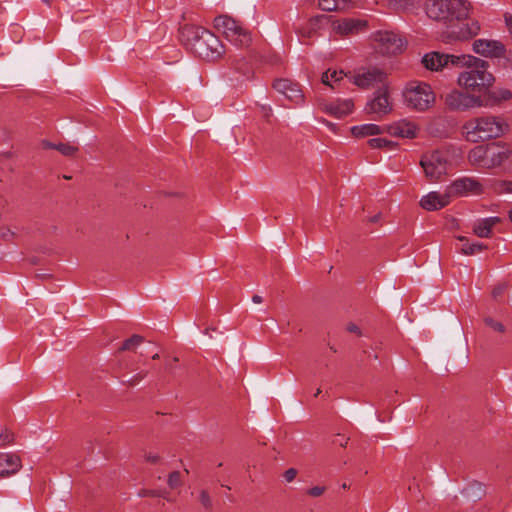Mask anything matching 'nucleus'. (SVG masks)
I'll list each match as a JSON object with an SVG mask.
<instances>
[{
	"instance_id": "40",
	"label": "nucleus",
	"mask_w": 512,
	"mask_h": 512,
	"mask_svg": "<svg viewBox=\"0 0 512 512\" xmlns=\"http://www.w3.org/2000/svg\"><path fill=\"white\" fill-rule=\"evenodd\" d=\"M14 441L12 432L5 430L0 434V447L6 446Z\"/></svg>"
},
{
	"instance_id": "11",
	"label": "nucleus",
	"mask_w": 512,
	"mask_h": 512,
	"mask_svg": "<svg viewBox=\"0 0 512 512\" xmlns=\"http://www.w3.org/2000/svg\"><path fill=\"white\" fill-rule=\"evenodd\" d=\"M480 31V25L477 21L471 20L465 24L451 26L442 33V40L446 43L454 41H465L476 36Z\"/></svg>"
},
{
	"instance_id": "48",
	"label": "nucleus",
	"mask_w": 512,
	"mask_h": 512,
	"mask_svg": "<svg viewBox=\"0 0 512 512\" xmlns=\"http://www.w3.org/2000/svg\"><path fill=\"white\" fill-rule=\"evenodd\" d=\"M346 330L350 333H355L358 336L362 335L360 328L354 323H349L346 327Z\"/></svg>"
},
{
	"instance_id": "50",
	"label": "nucleus",
	"mask_w": 512,
	"mask_h": 512,
	"mask_svg": "<svg viewBox=\"0 0 512 512\" xmlns=\"http://www.w3.org/2000/svg\"><path fill=\"white\" fill-rule=\"evenodd\" d=\"M179 361V359L177 357H174L170 360H167L166 363H165V369L167 371H172L175 367V364Z\"/></svg>"
},
{
	"instance_id": "33",
	"label": "nucleus",
	"mask_w": 512,
	"mask_h": 512,
	"mask_svg": "<svg viewBox=\"0 0 512 512\" xmlns=\"http://www.w3.org/2000/svg\"><path fill=\"white\" fill-rule=\"evenodd\" d=\"M495 192L502 193H512V181L509 180H499L496 181L493 185Z\"/></svg>"
},
{
	"instance_id": "51",
	"label": "nucleus",
	"mask_w": 512,
	"mask_h": 512,
	"mask_svg": "<svg viewBox=\"0 0 512 512\" xmlns=\"http://www.w3.org/2000/svg\"><path fill=\"white\" fill-rule=\"evenodd\" d=\"M504 21H505V24L507 26V28L512 31V14L510 13H505L504 14Z\"/></svg>"
},
{
	"instance_id": "41",
	"label": "nucleus",
	"mask_w": 512,
	"mask_h": 512,
	"mask_svg": "<svg viewBox=\"0 0 512 512\" xmlns=\"http://www.w3.org/2000/svg\"><path fill=\"white\" fill-rule=\"evenodd\" d=\"M147 375H148V372H147V371H141V372L137 373L136 375L132 376L129 380H127V383H128L130 386H134V385H136L139 381H141L142 379H144Z\"/></svg>"
},
{
	"instance_id": "45",
	"label": "nucleus",
	"mask_w": 512,
	"mask_h": 512,
	"mask_svg": "<svg viewBox=\"0 0 512 512\" xmlns=\"http://www.w3.org/2000/svg\"><path fill=\"white\" fill-rule=\"evenodd\" d=\"M349 438L344 437L341 434H337L336 438L334 439L335 444H339L341 447H346L348 444Z\"/></svg>"
},
{
	"instance_id": "14",
	"label": "nucleus",
	"mask_w": 512,
	"mask_h": 512,
	"mask_svg": "<svg viewBox=\"0 0 512 512\" xmlns=\"http://www.w3.org/2000/svg\"><path fill=\"white\" fill-rule=\"evenodd\" d=\"M392 106L388 98L386 89H379L374 97L366 104L365 112L374 115L375 119H380L391 112Z\"/></svg>"
},
{
	"instance_id": "5",
	"label": "nucleus",
	"mask_w": 512,
	"mask_h": 512,
	"mask_svg": "<svg viewBox=\"0 0 512 512\" xmlns=\"http://www.w3.org/2000/svg\"><path fill=\"white\" fill-rule=\"evenodd\" d=\"M214 27L237 47H248L252 42L251 33L230 16H217L214 19Z\"/></svg>"
},
{
	"instance_id": "63",
	"label": "nucleus",
	"mask_w": 512,
	"mask_h": 512,
	"mask_svg": "<svg viewBox=\"0 0 512 512\" xmlns=\"http://www.w3.org/2000/svg\"><path fill=\"white\" fill-rule=\"evenodd\" d=\"M65 179H71V176H64Z\"/></svg>"
},
{
	"instance_id": "20",
	"label": "nucleus",
	"mask_w": 512,
	"mask_h": 512,
	"mask_svg": "<svg viewBox=\"0 0 512 512\" xmlns=\"http://www.w3.org/2000/svg\"><path fill=\"white\" fill-rule=\"evenodd\" d=\"M203 31H206V29L196 25L186 24L179 30V39L183 45L193 51L194 43L200 40L203 36Z\"/></svg>"
},
{
	"instance_id": "61",
	"label": "nucleus",
	"mask_w": 512,
	"mask_h": 512,
	"mask_svg": "<svg viewBox=\"0 0 512 512\" xmlns=\"http://www.w3.org/2000/svg\"><path fill=\"white\" fill-rule=\"evenodd\" d=\"M509 218H510V220L512 221V209H511V210H510V212H509Z\"/></svg>"
},
{
	"instance_id": "23",
	"label": "nucleus",
	"mask_w": 512,
	"mask_h": 512,
	"mask_svg": "<svg viewBox=\"0 0 512 512\" xmlns=\"http://www.w3.org/2000/svg\"><path fill=\"white\" fill-rule=\"evenodd\" d=\"M353 108V101L351 99H345L326 104L324 110L336 118H342L351 113Z\"/></svg>"
},
{
	"instance_id": "44",
	"label": "nucleus",
	"mask_w": 512,
	"mask_h": 512,
	"mask_svg": "<svg viewBox=\"0 0 512 512\" xmlns=\"http://www.w3.org/2000/svg\"><path fill=\"white\" fill-rule=\"evenodd\" d=\"M138 495L140 497H156V495H160V490L142 489L139 491Z\"/></svg>"
},
{
	"instance_id": "1",
	"label": "nucleus",
	"mask_w": 512,
	"mask_h": 512,
	"mask_svg": "<svg viewBox=\"0 0 512 512\" xmlns=\"http://www.w3.org/2000/svg\"><path fill=\"white\" fill-rule=\"evenodd\" d=\"M459 65L465 69L459 73L457 83L460 87L473 94L489 93L490 87L495 82V77L488 70L489 63L471 55H461Z\"/></svg>"
},
{
	"instance_id": "3",
	"label": "nucleus",
	"mask_w": 512,
	"mask_h": 512,
	"mask_svg": "<svg viewBox=\"0 0 512 512\" xmlns=\"http://www.w3.org/2000/svg\"><path fill=\"white\" fill-rule=\"evenodd\" d=\"M463 128L468 140L479 142L501 137L509 130V125L500 117L482 116L470 119Z\"/></svg>"
},
{
	"instance_id": "43",
	"label": "nucleus",
	"mask_w": 512,
	"mask_h": 512,
	"mask_svg": "<svg viewBox=\"0 0 512 512\" xmlns=\"http://www.w3.org/2000/svg\"><path fill=\"white\" fill-rule=\"evenodd\" d=\"M297 474L298 471L295 468H289L284 472L283 477L287 482L290 483L296 478Z\"/></svg>"
},
{
	"instance_id": "9",
	"label": "nucleus",
	"mask_w": 512,
	"mask_h": 512,
	"mask_svg": "<svg viewBox=\"0 0 512 512\" xmlns=\"http://www.w3.org/2000/svg\"><path fill=\"white\" fill-rule=\"evenodd\" d=\"M441 98L446 108L451 111H465L484 105V101L480 96H475L473 93L469 94L456 89L441 95Z\"/></svg>"
},
{
	"instance_id": "32",
	"label": "nucleus",
	"mask_w": 512,
	"mask_h": 512,
	"mask_svg": "<svg viewBox=\"0 0 512 512\" xmlns=\"http://www.w3.org/2000/svg\"><path fill=\"white\" fill-rule=\"evenodd\" d=\"M342 78H343V71L338 72V71L334 70V71L330 72V70H328L322 74L321 82L324 85H328L333 88L331 81L338 82Z\"/></svg>"
},
{
	"instance_id": "25",
	"label": "nucleus",
	"mask_w": 512,
	"mask_h": 512,
	"mask_svg": "<svg viewBox=\"0 0 512 512\" xmlns=\"http://www.w3.org/2000/svg\"><path fill=\"white\" fill-rule=\"evenodd\" d=\"M41 146L44 149H55V150L59 151L63 156H66V157H73L79 151V148L77 146H74L70 143L55 144L48 140H43L41 142Z\"/></svg>"
},
{
	"instance_id": "24",
	"label": "nucleus",
	"mask_w": 512,
	"mask_h": 512,
	"mask_svg": "<svg viewBox=\"0 0 512 512\" xmlns=\"http://www.w3.org/2000/svg\"><path fill=\"white\" fill-rule=\"evenodd\" d=\"M499 222L498 217H489L482 219L474 224L473 232L481 238L490 237L492 227Z\"/></svg>"
},
{
	"instance_id": "10",
	"label": "nucleus",
	"mask_w": 512,
	"mask_h": 512,
	"mask_svg": "<svg viewBox=\"0 0 512 512\" xmlns=\"http://www.w3.org/2000/svg\"><path fill=\"white\" fill-rule=\"evenodd\" d=\"M420 165L431 182L437 181L447 172L448 160L444 153L432 151L422 156Z\"/></svg>"
},
{
	"instance_id": "56",
	"label": "nucleus",
	"mask_w": 512,
	"mask_h": 512,
	"mask_svg": "<svg viewBox=\"0 0 512 512\" xmlns=\"http://www.w3.org/2000/svg\"><path fill=\"white\" fill-rule=\"evenodd\" d=\"M380 219V214H377L369 219L370 222L375 223Z\"/></svg>"
},
{
	"instance_id": "42",
	"label": "nucleus",
	"mask_w": 512,
	"mask_h": 512,
	"mask_svg": "<svg viewBox=\"0 0 512 512\" xmlns=\"http://www.w3.org/2000/svg\"><path fill=\"white\" fill-rule=\"evenodd\" d=\"M324 486H315L307 490V494L311 497H319L325 492Z\"/></svg>"
},
{
	"instance_id": "6",
	"label": "nucleus",
	"mask_w": 512,
	"mask_h": 512,
	"mask_svg": "<svg viewBox=\"0 0 512 512\" xmlns=\"http://www.w3.org/2000/svg\"><path fill=\"white\" fill-rule=\"evenodd\" d=\"M369 39L374 50L382 55H396L404 50L403 38L394 31L378 30Z\"/></svg>"
},
{
	"instance_id": "34",
	"label": "nucleus",
	"mask_w": 512,
	"mask_h": 512,
	"mask_svg": "<svg viewBox=\"0 0 512 512\" xmlns=\"http://www.w3.org/2000/svg\"><path fill=\"white\" fill-rule=\"evenodd\" d=\"M483 321L486 326L490 327L496 332L504 333L506 331L505 326L501 322L494 320L492 317H484Z\"/></svg>"
},
{
	"instance_id": "37",
	"label": "nucleus",
	"mask_w": 512,
	"mask_h": 512,
	"mask_svg": "<svg viewBox=\"0 0 512 512\" xmlns=\"http://www.w3.org/2000/svg\"><path fill=\"white\" fill-rule=\"evenodd\" d=\"M393 143L387 139L384 138H372L368 141V145L373 148H383V147H389Z\"/></svg>"
},
{
	"instance_id": "52",
	"label": "nucleus",
	"mask_w": 512,
	"mask_h": 512,
	"mask_svg": "<svg viewBox=\"0 0 512 512\" xmlns=\"http://www.w3.org/2000/svg\"><path fill=\"white\" fill-rule=\"evenodd\" d=\"M504 292V287H496L493 289L492 291V296L494 299H497L498 297H500Z\"/></svg>"
},
{
	"instance_id": "27",
	"label": "nucleus",
	"mask_w": 512,
	"mask_h": 512,
	"mask_svg": "<svg viewBox=\"0 0 512 512\" xmlns=\"http://www.w3.org/2000/svg\"><path fill=\"white\" fill-rule=\"evenodd\" d=\"M469 162L472 165L486 168L487 146H476L470 150L468 155Z\"/></svg>"
},
{
	"instance_id": "13",
	"label": "nucleus",
	"mask_w": 512,
	"mask_h": 512,
	"mask_svg": "<svg viewBox=\"0 0 512 512\" xmlns=\"http://www.w3.org/2000/svg\"><path fill=\"white\" fill-rule=\"evenodd\" d=\"M450 196H465L468 194L480 195L484 188L482 183L476 178L461 177L454 180L448 187Z\"/></svg>"
},
{
	"instance_id": "47",
	"label": "nucleus",
	"mask_w": 512,
	"mask_h": 512,
	"mask_svg": "<svg viewBox=\"0 0 512 512\" xmlns=\"http://www.w3.org/2000/svg\"><path fill=\"white\" fill-rule=\"evenodd\" d=\"M144 457L147 462L152 464H157L160 461V456L156 454L146 453Z\"/></svg>"
},
{
	"instance_id": "26",
	"label": "nucleus",
	"mask_w": 512,
	"mask_h": 512,
	"mask_svg": "<svg viewBox=\"0 0 512 512\" xmlns=\"http://www.w3.org/2000/svg\"><path fill=\"white\" fill-rule=\"evenodd\" d=\"M351 133L354 137L361 138V137L381 134L382 129L380 126H378L376 124L369 123V124L353 126L351 128Z\"/></svg>"
},
{
	"instance_id": "38",
	"label": "nucleus",
	"mask_w": 512,
	"mask_h": 512,
	"mask_svg": "<svg viewBox=\"0 0 512 512\" xmlns=\"http://www.w3.org/2000/svg\"><path fill=\"white\" fill-rule=\"evenodd\" d=\"M512 97V93L508 89H501L499 92H493L492 98L494 102H500L502 100H509Z\"/></svg>"
},
{
	"instance_id": "62",
	"label": "nucleus",
	"mask_w": 512,
	"mask_h": 512,
	"mask_svg": "<svg viewBox=\"0 0 512 512\" xmlns=\"http://www.w3.org/2000/svg\"><path fill=\"white\" fill-rule=\"evenodd\" d=\"M342 487H343L344 489H346V488H348L349 486H348L346 483H343Z\"/></svg>"
},
{
	"instance_id": "12",
	"label": "nucleus",
	"mask_w": 512,
	"mask_h": 512,
	"mask_svg": "<svg viewBox=\"0 0 512 512\" xmlns=\"http://www.w3.org/2000/svg\"><path fill=\"white\" fill-rule=\"evenodd\" d=\"M386 79V73L379 68H361L354 75L350 76V81L361 89H368L377 84H382Z\"/></svg>"
},
{
	"instance_id": "22",
	"label": "nucleus",
	"mask_w": 512,
	"mask_h": 512,
	"mask_svg": "<svg viewBox=\"0 0 512 512\" xmlns=\"http://www.w3.org/2000/svg\"><path fill=\"white\" fill-rule=\"evenodd\" d=\"M450 194L448 190H446L445 194H439L437 192H431L428 195L422 197L420 200V205L423 209L428 211L438 210L450 202Z\"/></svg>"
},
{
	"instance_id": "59",
	"label": "nucleus",
	"mask_w": 512,
	"mask_h": 512,
	"mask_svg": "<svg viewBox=\"0 0 512 512\" xmlns=\"http://www.w3.org/2000/svg\"><path fill=\"white\" fill-rule=\"evenodd\" d=\"M152 359H154V360L159 359V354L155 353L154 355H152Z\"/></svg>"
},
{
	"instance_id": "39",
	"label": "nucleus",
	"mask_w": 512,
	"mask_h": 512,
	"mask_svg": "<svg viewBox=\"0 0 512 512\" xmlns=\"http://www.w3.org/2000/svg\"><path fill=\"white\" fill-rule=\"evenodd\" d=\"M199 500L205 509L212 508V500L209 493L206 490L200 491Z\"/></svg>"
},
{
	"instance_id": "17",
	"label": "nucleus",
	"mask_w": 512,
	"mask_h": 512,
	"mask_svg": "<svg viewBox=\"0 0 512 512\" xmlns=\"http://www.w3.org/2000/svg\"><path fill=\"white\" fill-rule=\"evenodd\" d=\"M273 88L296 104L303 102L304 96L299 85L288 79L275 80Z\"/></svg>"
},
{
	"instance_id": "21",
	"label": "nucleus",
	"mask_w": 512,
	"mask_h": 512,
	"mask_svg": "<svg viewBox=\"0 0 512 512\" xmlns=\"http://www.w3.org/2000/svg\"><path fill=\"white\" fill-rule=\"evenodd\" d=\"M22 467L21 459L12 453L0 454V478L15 474Z\"/></svg>"
},
{
	"instance_id": "8",
	"label": "nucleus",
	"mask_w": 512,
	"mask_h": 512,
	"mask_svg": "<svg viewBox=\"0 0 512 512\" xmlns=\"http://www.w3.org/2000/svg\"><path fill=\"white\" fill-rule=\"evenodd\" d=\"M202 33L203 36L200 40L194 43L193 52L199 57L209 61L219 59L225 53L224 45L220 39L209 30L203 31Z\"/></svg>"
},
{
	"instance_id": "60",
	"label": "nucleus",
	"mask_w": 512,
	"mask_h": 512,
	"mask_svg": "<svg viewBox=\"0 0 512 512\" xmlns=\"http://www.w3.org/2000/svg\"><path fill=\"white\" fill-rule=\"evenodd\" d=\"M52 0H43V2H45L46 4L50 5Z\"/></svg>"
},
{
	"instance_id": "57",
	"label": "nucleus",
	"mask_w": 512,
	"mask_h": 512,
	"mask_svg": "<svg viewBox=\"0 0 512 512\" xmlns=\"http://www.w3.org/2000/svg\"><path fill=\"white\" fill-rule=\"evenodd\" d=\"M408 489H409V491H411V492H415L416 490H418V489H419V486H418V485H415V486L410 485V486L408 487Z\"/></svg>"
},
{
	"instance_id": "2",
	"label": "nucleus",
	"mask_w": 512,
	"mask_h": 512,
	"mask_svg": "<svg viewBox=\"0 0 512 512\" xmlns=\"http://www.w3.org/2000/svg\"><path fill=\"white\" fill-rule=\"evenodd\" d=\"M470 8L467 0H427L425 3L427 16L444 24L466 19Z\"/></svg>"
},
{
	"instance_id": "36",
	"label": "nucleus",
	"mask_w": 512,
	"mask_h": 512,
	"mask_svg": "<svg viewBox=\"0 0 512 512\" xmlns=\"http://www.w3.org/2000/svg\"><path fill=\"white\" fill-rule=\"evenodd\" d=\"M320 9L326 12H332L338 9L337 0H319Z\"/></svg>"
},
{
	"instance_id": "58",
	"label": "nucleus",
	"mask_w": 512,
	"mask_h": 512,
	"mask_svg": "<svg viewBox=\"0 0 512 512\" xmlns=\"http://www.w3.org/2000/svg\"><path fill=\"white\" fill-rule=\"evenodd\" d=\"M320 394H321V389H320V388H318V389L316 390V392H315V395H314V396H315V397H317V396H319Z\"/></svg>"
},
{
	"instance_id": "15",
	"label": "nucleus",
	"mask_w": 512,
	"mask_h": 512,
	"mask_svg": "<svg viewBox=\"0 0 512 512\" xmlns=\"http://www.w3.org/2000/svg\"><path fill=\"white\" fill-rule=\"evenodd\" d=\"M461 62L460 56L440 54L438 52H431L423 56L422 63L425 68L437 71L440 68L446 67L449 64L458 66Z\"/></svg>"
},
{
	"instance_id": "19",
	"label": "nucleus",
	"mask_w": 512,
	"mask_h": 512,
	"mask_svg": "<svg viewBox=\"0 0 512 512\" xmlns=\"http://www.w3.org/2000/svg\"><path fill=\"white\" fill-rule=\"evenodd\" d=\"M325 25H329V15L321 14L310 18L307 23L297 29L296 32L302 38H311Z\"/></svg>"
},
{
	"instance_id": "4",
	"label": "nucleus",
	"mask_w": 512,
	"mask_h": 512,
	"mask_svg": "<svg viewBox=\"0 0 512 512\" xmlns=\"http://www.w3.org/2000/svg\"><path fill=\"white\" fill-rule=\"evenodd\" d=\"M403 97L408 108L419 112L427 111L436 101L431 86L419 81L409 82L403 91Z\"/></svg>"
},
{
	"instance_id": "16",
	"label": "nucleus",
	"mask_w": 512,
	"mask_h": 512,
	"mask_svg": "<svg viewBox=\"0 0 512 512\" xmlns=\"http://www.w3.org/2000/svg\"><path fill=\"white\" fill-rule=\"evenodd\" d=\"M511 155V150L505 143H491L487 145L486 168H494L503 164Z\"/></svg>"
},
{
	"instance_id": "54",
	"label": "nucleus",
	"mask_w": 512,
	"mask_h": 512,
	"mask_svg": "<svg viewBox=\"0 0 512 512\" xmlns=\"http://www.w3.org/2000/svg\"><path fill=\"white\" fill-rule=\"evenodd\" d=\"M252 301H253L254 303H257V304H258V303H261V302H262V297H261L260 295H257V294H256V295H254V296L252 297Z\"/></svg>"
},
{
	"instance_id": "35",
	"label": "nucleus",
	"mask_w": 512,
	"mask_h": 512,
	"mask_svg": "<svg viewBox=\"0 0 512 512\" xmlns=\"http://www.w3.org/2000/svg\"><path fill=\"white\" fill-rule=\"evenodd\" d=\"M167 483L171 489L182 485L181 474L179 471H173L169 474Z\"/></svg>"
},
{
	"instance_id": "49",
	"label": "nucleus",
	"mask_w": 512,
	"mask_h": 512,
	"mask_svg": "<svg viewBox=\"0 0 512 512\" xmlns=\"http://www.w3.org/2000/svg\"><path fill=\"white\" fill-rule=\"evenodd\" d=\"M398 4H399V7L402 9H408V8L414 7L413 0H399Z\"/></svg>"
},
{
	"instance_id": "28",
	"label": "nucleus",
	"mask_w": 512,
	"mask_h": 512,
	"mask_svg": "<svg viewBox=\"0 0 512 512\" xmlns=\"http://www.w3.org/2000/svg\"><path fill=\"white\" fill-rule=\"evenodd\" d=\"M392 134L402 138H414L417 134V126L410 122H401L392 128Z\"/></svg>"
},
{
	"instance_id": "7",
	"label": "nucleus",
	"mask_w": 512,
	"mask_h": 512,
	"mask_svg": "<svg viewBox=\"0 0 512 512\" xmlns=\"http://www.w3.org/2000/svg\"><path fill=\"white\" fill-rule=\"evenodd\" d=\"M329 27L331 35L339 38H350L366 32L369 28V23L366 19L362 18H337L329 15Z\"/></svg>"
},
{
	"instance_id": "30",
	"label": "nucleus",
	"mask_w": 512,
	"mask_h": 512,
	"mask_svg": "<svg viewBox=\"0 0 512 512\" xmlns=\"http://www.w3.org/2000/svg\"><path fill=\"white\" fill-rule=\"evenodd\" d=\"M457 239L463 242L461 252L465 255H474L476 253L483 251L486 248L485 245L479 242L469 243L468 239L464 236H459Z\"/></svg>"
},
{
	"instance_id": "53",
	"label": "nucleus",
	"mask_w": 512,
	"mask_h": 512,
	"mask_svg": "<svg viewBox=\"0 0 512 512\" xmlns=\"http://www.w3.org/2000/svg\"><path fill=\"white\" fill-rule=\"evenodd\" d=\"M261 111H262L264 117H266V118L270 117L271 114H272V109H271L270 106L262 105L261 106Z\"/></svg>"
},
{
	"instance_id": "55",
	"label": "nucleus",
	"mask_w": 512,
	"mask_h": 512,
	"mask_svg": "<svg viewBox=\"0 0 512 512\" xmlns=\"http://www.w3.org/2000/svg\"><path fill=\"white\" fill-rule=\"evenodd\" d=\"M156 497H163V498L167 499L168 501H170V499L168 498V493L166 491L160 490V495H156Z\"/></svg>"
},
{
	"instance_id": "29",
	"label": "nucleus",
	"mask_w": 512,
	"mask_h": 512,
	"mask_svg": "<svg viewBox=\"0 0 512 512\" xmlns=\"http://www.w3.org/2000/svg\"><path fill=\"white\" fill-rule=\"evenodd\" d=\"M462 493L467 499L475 502L485 495V489L480 482L475 481L464 489Z\"/></svg>"
},
{
	"instance_id": "18",
	"label": "nucleus",
	"mask_w": 512,
	"mask_h": 512,
	"mask_svg": "<svg viewBox=\"0 0 512 512\" xmlns=\"http://www.w3.org/2000/svg\"><path fill=\"white\" fill-rule=\"evenodd\" d=\"M473 50L483 56L500 57L504 53V46L498 41L478 39L473 43Z\"/></svg>"
},
{
	"instance_id": "46",
	"label": "nucleus",
	"mask_w": 512,
	"mask_h": 512,
	"mask_svg": "<svg viewBox=\"0 0 512 512\" xmlns=\"http://www.w3.org/2000/svg\"><path fill=\"white\" fill-rule=\"evenodd\" d=\"M13 236H14V233L9 228H6V227L0 228V237H2L3 239L8 240L9 238H11Z\"/></svg>"
},
{
	"instance_id": "31",
	"label": "nucleus",
	"mask_w": 512,
	"mask_h": 512,
	"mask_svg": "<svg viewBox=\"0 0 512 512\" xmlns=\"http://www.w3.org/2000/svg\"><path fill=\"white\" fill-rule=\"evenodd\" d=\"M143 342L144 338L142 336L134 334L123 342V344L119 348V352L135 351V349Z\"/></svg>"
}]
</instances>
